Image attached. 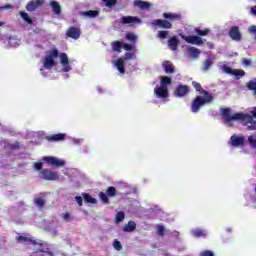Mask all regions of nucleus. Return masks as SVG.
Here are the masks:
<instances>
[{
  "label": "nucleus",
  "instance_id": "26",
  "mask_svg": "<svg viewBox=\"0 0 256 256\" xmlns=\"http://www.w3.org/2000/svg\"><path fill=\"white\" fill-rule=\"evenodd\" d=\"M162 69L167 75L175 73V65H173L171 61L168 60L162 62Z\"/></svg>",
  "mask_w": 256,
  "mask_h": 256
},
{
  "label": "nucleus",
  "instance_id": "17",
  "mask_svg": "<svg viewBox=\"0 0 256 256\" xmlns=\"http://www.w3.org/2000/svg\"><path fill=\"white\" fill-rule=\"evenodd\" d=\"M152 27H159L160 29H172L173 24H171L167 19H154L151 22Z\"/></svg>",
  "mask_w": 256,
  "mask_h": 256
},
{
  "label": "nucleus",
  "instance_id": "30",
  "mask_svg": "<svg viewBox=\"0 0 256 256\" xmlns=\"http://www.w3.org/2000/svg\"><path fill=\"white\" fill-rule=\"evenodd\" d=\"M246 145L256 151V134L246 136Z\"/></svg>",
  "mask_w": 256,
  "mask_h": 256
},
{
  "label": "nucleus",
  "instance_id": "41",
  "mask_svg": "<svg viewBox=\"0 0 256 256\" xmlns=\"http://www.w3.org/2000/svg\"><path fill=\"white\" fill-rule=\"evenodd\" d=\"M4 195H6V197H13V195H17V190H15V188L5 186L4 187Z\"/></svg>",
  "mask_w": 256,
  "mask_h": 256
},
{
  "label": "nucleus",
  "instance_id": "55",
  "mask_svg": "<svg viewBox=\"0 0 256 256\" xmlns=\"http://www.w3.org/2000/svg\"><path fill=\"white\" fill-rule=\"evenodd\" d=\"M241 63L243 65V67H251V64L253 62L249 58H242V62Z\"/></svg>",
  "mask_w": 256,
  "mask_h": 256
},
{
  "label": "nucleus",
  "instance_id": "47",
  "mask_svg": "<svg viewBox=\"0 0 256 256\" xmlns=\"http://www.w3.org/2000/svg\"><path fill=\"white\" fill-rule=\"evenodd\" d=\"M34 205H36V207H38L39 209H43V207H45V199H43L42 197L35 198Z\"/></svg>",
  "mask_w": 256,
  "mask_h": 256
},
{
  "label": "nucleus",
  "instance_id": "63",
  "mask_svg": "<svg viewBox=\"0 0 256 256\" xmlns=\"http://www.w3.org/2000/svg\"><path fill=\"white\" fill-rule=\"evenodd\" d=\"M16 207L18 208L19 211H23L25 209V203L23 202H18L16 204Z\"/></svg>",
  "mask_w": 256,
  "mask_h": 256
},
{
  "label": "nucleus",
  "instance_id": "53",
  "mask_svg": "<svg viewBox=\"0 0 256 256\" xmlns=\"http://www.w3.org/2000/svg\"><path fill=\"white\" fill-rule=\"evenodd\" d=\"M33 168L35 169V171H43V162L42 161L35 162L33 164Z\"/></svg>",
  "mask_w": 256,
  "mask_h": 256
},
{
  "label": "nucleus",
  "instance_id": "57",
  "mask_svg": "<svg viewBox=\"0 0 256 256\" xmlns=\"http://www.w3.org/2000/svg\"><path fill=\"white\" fill-rule=\"evenodd\" d=\"M74 200L76 201L79 207H83V201H84L83 196H75Z\"/></svg>",
  "mask_w": 256,
  "mask_h": 256
},
{
  "label": "nucleus",
  "instance_id": "54",
  "mask_svg": "<svg viewBox=\"0 0 256 256\" xmlns=\"http://www.w3.org/2000/svg\"><path fill=\"white\" fill-rule=\"evenodd\" d=\"M19 15L21 17V19H23V21H29V19L31 18V16H29V13L25 12V11H20Z\"/></svg>",
  "mask_w": 256,
  "mask_h": 256
},
{
  "label": "nucleus",
  "instance_id": "34",
  "mask_svg": "<svg viewBox=\"0 0 256 256\" xmlns=\"http://www.w3.org/2000/svg\"><path fill=\"white\" fill-rule=\"evenodd\" d=\"M122 49H124V51L127 52H137V44L134 43H126L125 41H123V46Z\"/></svg>",
  "mask_w": 256,
  "mask_h": 256
},
{
  "label": "nucleus",
  "instance_id": "39",
  "mask_svg": "<svg viewBox=\"0 0 256 256\" xmlns=\"http://www.w3.org/2000/svg\"><path fill=\"white\" fill-rule=\"evenodd\" d=\"M69 179H83V174H81V172H79V170L75 169V168H71L70 169V174H69Z\"/></svg>",
  "mask_w": 256,
  "mask_h": 256
},
{
  "label": "nucleus",
  "instance_id": "12",
  "mask_svg": "<svg viewBox=\"0 0 256 256\" xmlns=\"http://www.w3.org/2000/svg\"><path fill=\"white\" fill-rule=\"evenodd\" d=\"M191 89L189 87V85H185L183 83H179L174 91H173V95L174 97H176L177 99H183V97H187L190 93Z\"/></svg>",
  "mask_w": 256,
  "mask_h": 256
},
{
  "label": "nucleus",
  "instance_id": "13",
  "mask_svg": "<svg viewBox=\"0 0 256 256\" xmlns=\"http://www.w3.org/2000/svg\"><path fill=\"white\" fill-rule=\"evenodd\" d=\"M39 178L44 179V181H57L59 172L45 168L39 172Z\"/></svg>",
  "mask_w": 256,
  "mask_h": 256
},
{
  "label": "nucleus",
  "instance_id": "9",
  "mask_svg": "<svg viewBox=\"0 0 256 256\" xmlns=\"http://www.w3.org/2000/svg\"><path fill=\"white\" fill-rule=\"evenodd\" d=\"M220 69H222L223 73L226 75H232V77H235L236 81H239V79H243V77H245V70L234 69L227 64L221 65Z\"/></svg>",
  "mask_w": 256,
  "mask_h": 256
},
{
  "label": "nucleus",
  "instance_id": "23",
  "mask_svg": "<svg viewBox=\"0 0 256 256\" xmlns=\"http://www.w3.org/2000/svg\"><path fill=\"white\" fill-rule=\"evenodd\" d=\"M180 43L181 40H179V36L177 35L171 36L168 39V47L171 49V51H177V49H179Z\"/></svg>",
  "mask_w": 256,
  "mask_h": 256
},
{
  "label": "nucleus",
  "instance_id": "32",
  "mask_svg": "<svg viewBox=\"0 0 256 256\" xmlns=\"http://www.w3.org/2000/svg\"><path fill=\"white\" fill-rule=\"evenodd\" d=\"M148 213H154L156 217H163V215H165V212H163L159 205H154L153 207L149 208Z\"/></svg>",
  "mask_w": 256,
  "mask_h": 256
},
{
  "label": "nucleus",
  "instance_id": "48",
  "mask_svg": "<svg viewBox=\"0 0 256 256\" xmlns=\"http://www.w3.org/2000/svg\"><path fill=\"white\" fill-rule=\"evenodd\" d=\"M192 86L194 87V89H196V91L200 94L203 95V91H207L205 89H203V87L201 86V84L197 81H193L192 82Z\"/></svg>",
  "mask_w": 256,
  "mask_h": 256
},
{
  "label": "nucleus",
  "instance_id": "19",
  "mask_svg": "<svg viewBox=\"0 0 256 256\" xmlns=\"http://www.w3.org/2000/svg\"><path fill=\"white\" fill-rule=\"evenodd\" d=\"M66 37L74 40L79 39V37H81V28H78L76 26L69 27L66 31Z\"/></svg>",
  "mask_w": 256,
  "mask_h": 256
},
{
  "label": "nucleus",
  "instance_id": "52",
  "mask_svg": "<svg viewBox=\"0 0 256 256\" xmlns=\"http://www.w3.org/2000/svg\"><path fill=\"white\" fill-rule=\"evenodd\" d=\"M9 149H11V151H18V149H21V144L19 141H16L13 144H9Z\"/></svg>",
  "mask_w": 256,
  "mask_h": 256
},
{
  "label": "nucleus",
  "instance_id": "36",
  "mask_svg": "<svg viewBox=\"0 0 256 256\" xmlns=\"http://www.w3.org/2000/svg\"><path fill=\"white\" fill-rule=\"evenodd\" d=\"M191 235H193L196 239H200V237H203L205 239V237H207V233L199 228L191 230Z\"/></svg>",
  "mask_w": 256,
  "mask_h": 256
},
{
  "label": "nucleus",
  "instance_id": "35",
  "mask_svg": "<svg viewBox=\"0 0 256 256\" xmlns=\"http://www.w3.org/2000/svg\"><path fill=\"white\" fill-rule=\"evenodd\" d=\"M123 49V40H116L112 42V51L115 53H121V50Z\"/></svg>",
  "mask_w": 256,
  "mask_h": 256
},
{
  "label": "nucleus",
  "instance_id": "38",
  "mask_svg": "<svg viewBox=\"0 0 256 256\" xmlns=\"http://www.w3.org/2000/svg\"><path fill=\"white\" fill-rule=\"evenodd\" d=\"M137 35L133 32H127L125 34V40L129 41L130 43H133L134 45H137Z\"/></svg>",
  "mask_w": 256,
  "mask_h": 256
},
{
  "label": "nucleus",
  "instance_id": "15",
  "mask_svg": "<svg viewBox=\"0 0 256 256\" xmlns=\"http://www.w3.org/2000/svg\"><path fill=\"white\" fill-rule=\"evenodd\" d=\"M42 161L44 163H47V165H50L51 167H65L66 163L65 160L57 158L55 156H44L42 158Z\"/></svg>",
  "mask_w": 256,
  "mask_h": 256
},
{
  "label": "nucleus",
  "instance_id": "25",
  "mask_svg": "<svg viewBox=\"0 0 256 256\" xmlns=\"http://www.w3.org/2000/svg\"><path fill=\"white\" fill-rule=\"evenodd\" d=\"M49 7L52 9V13L59 17L62 13L61 4L57 0H51L49 3Z\"/></svg>",
  "mask_w": 256,
  "mask_h": 256
},
{
  "label": "nucleus",
  "instance_id": "62",
  "mask_svg": "<svg viewBox=\"0 0 256 256\" xmlns=\"http://www.w3.org/2000/svg\"><path fill=\"white\" fill-rule=\"evenodd\" d=\"M9 9H13V5L5 4V5L0 6V11H5V10H9Z\"/></svg>",
  "mask_w": 256,
  "mask_h": 256
},
{
  "label": "nucleus",
  "instance_id": "51",
  "mask_svg": "<svg viewBox=\"0 0 256 256\" xmlns=\"http://www.w3.org/2000/svg\"><path fill=\"white\" fill-rule=\"evenodd\" d=\"M159 39H168L169 38V31L167 30H160L158 31Z\"/></svg>",
  "mask_w": 256,
  "mask_h": 256
},
{
  "label": "nucleus",
  "instance_id": "40",
  "mask_svg": "<svg viewBox=\"0 0 256 256\" xmlns=\"http://www.w3.org/2000/svg\"><path fill=\"white\" fill-rule=\"evenodd\" d=\"M194 31L198 37H207V35L211 33V30L209 28H205L204 30L200 28H195Z\"/></svg>",
  "mask_w": 256,
  "mask_h": 256
},
{
  "label": "nucleus",
  "instance_id": "22",
  "mask_svg": "<svg viewBox=\"0 0 256 256\" xmlns=\"http://www.w3.org/2000/svg\"><path fill=\"white\" fill-rule=\"evenodd\" d=\"M133 5L134 7H138L140 11H149V9L153 7V4H151V2L143 0H134Z\"/></svg>",
  "mask_w": 256,
  "mask_h": 256
},
{
  "label": "nucleus",
  "instance_id": "8",
  "mask_svg": "<svg viewBox=\"0 0 256 256\" xmlns=\"http://www.w3.org/2000/svg\"><path fill=\"white\" fill-rule=\"evenodd\" d=\"M135 53H137V52H125L124 56L119 57L118 59L113 61L114 67L117 69V71L121 75H125V71H126V69H125L126 62L125 61L135 59V57H137L135 55Z\"/></svg>",
  "mask_w": 256,
  "mask_h": 256
},
{
  "label": "nucleus",
  "instance_id": "29",
  "mask_svg": "<svg viewBox=\"0 0 256 256\" xmlns=\"http://www.w3.org/2000/svg\"><path fill=\"white\" fill-rule=\"evenodd\" d=\"M81 17H88V19H95L99 17V11L97 10H87L80 12Z\"/></svg>",
  "mask_w": 256,
  "mask_h": 256
},
{
  "label": "nucleus",
  "instance_id": "4",
  "mask_svg": "<svg viewBox=\"0 0 256 256\" xmlns=\"http://www.w3.org/2000/svg\"><path fill=\"white\" fill-rule=\"evenodd\" d=\"M58 58L61 59V52H59L57 48H52L45 52V56L43 58V68H40L42 77H47V73H45L44 69L51 71L53 67H57L59 64L57 61Z\"/></svg>",
  "mask_w": 256,
  "mask_h": 256
},
{
  "label": "nucleus",
  "instance_id": "43",
  "mask_svg": "<svg viewBox=\"0 0 256 256\" xmlns=\"http://www.w3.org/2000/svg\"><path fill=\"white\" fill-rule=\"evenodd\" d=\"M102 3H104L105 7L108 9H115L118 0H102Z\"/></svg>",
  "mask_w": 256,
  "mask_h": 256
},
{
  "label": "nucleus",
  "instance_id": "28",
  "mask_svg": "<svg viewBox=\"0 0 256 256\" xmlns=\"http://www.w3.org/2000/svg\"><path fill=\"white\" fill-rule=\"evenodd\" d=\"M137 229V223L130 220L126 225L122 227L123 233H133Z\"/></svg>",
  "mask_w": 256,
  "mask_h": 256
},
{
  "label": "nucleus",
  "instance_id": "24",
  "mask_svg": "<svg viewBox=\"0 0 256 256\" xmlns=\"http://www.w3.org/2000/svg\"><path fill=\"white\" fill-rule=\"evenodd\" d=\"M186 53L190 59H199L201 50L193 46H186Z\"/></svg>",
  "mask_w": 256,
  "mask_h": 256
},
{
  "label": "nucleus",
  "instance_id": "33",
  "mask_svg": "<svg viewBox=\"0 0 256 256\" xmlns=\"http://www.w3.org/2000/svg\"><path fill=\"white\" fill-rule=\"evenodd\" d=\"M125 221V211L121 210L118 211L114 218L115 225H119L120 223H123Z\"/></svg>",
  "mask_w": 256,
  "mask_h": 256
},
{
  "label": "nucleus",
  "instance_id": "11",
  "mask_svg": "<svg viewBox=\"0 0 256 256\" xmlns=\"http://www.w3.org/2000/svg\"><path fill=\"white\" fill-rule=\"evenodd\" d=\"M179 37H181V39H183V41L186 43H189L190 45H198V47L203 45V43L206 41L205 39L203 40L201 36L197 35H185L183 33H179Z\"/></svg>",
  "mask_w": 256,
  "mask_h": 256
},
{
  "label": "nucleus",
  "instance_id": "21",
  "mask_svg": "<svg viewBox=\"0 0 256 256\" xmlns=\"http://www.w3.org/2000/svg\"><path fill=\"white\" fill-rule=\"evenodd\" d=\"M214 61H215V55L213 54L208 55L205 61L203 62L201 71H203V73H207V71H209V69L213 67V64L215 63Z\"/></svg>",
  "mask_w": 256,
  "mask_h": 256
},
{
  "label": "nucleus",
  "instance_id": "50",
  "mask_svg": "<svg viewBox=\"0 0 256 256\" xmlns=\"http://www.w3.org/2000/svg\"><path fill=\"white\" fill-rule=\"evenodd\" d=\"M112 245L116 251L123 250V245L121 244V241H119L118 239H115Z\"/></svg>",
  "mask_w": 256,
  "mask_h": 256
},
{
  "label": "nucleus",
  "instance_id": "61",
  "mask_svg": "<svg viewBox=\"0 0 256 256\" xmlns=\"http://www.w3.org/2000/svg\"><path fill=\"white\" fill-rule=\"evenodd\" d=\"M200 256H215V253L211 250H205L200 253Z\"/></svg>",
  "mask_w": 256,
  "mask_h": 256
},
{
  "label": "nucleus",
  "instance_id": "20",
  "mask_svg": "<svg viewBox=\"0 0 256 256\" xmlns=\"http://www.w3.org/2000/svg\"><path fill=\"white\" fill-rule=\"evenodd\" d=\"M45 139H47L49 143H59L67 139V134L65 133L52 134V135L46 136Z\"/></svg>",
  "mask_w": 256,
  "mask_h": 256
},
{
  "label": "nucleus",
  "instance_id": "45",
  "mask_svg": "<svg viewBox=\"0 0 256 256\" xmlns=\"http://www.w3.org/2000/svg\"><path fill=\"white\" fill-rule=\"evenodd\" d=\"M37 9H39V6L36 5L35 1H30L28 2V4L26 5V10L33 13V11H37Z\"/></svg>",
  "mask_w": 256,
  "mask_h": 256
},
{
  "label": "nucleus",
  "instance_id": "2",
  "mask_svg": "<svg viewBox=\"0 0 256 256\" xmlns=\"http://www.w3.org/2000/svg\"><path fill=\"white\" fill-rule=\"evenodd\" d=\"M18 243H25L26 245H38L36 251L32 253V256H55V254L49 249V244L41 239H33L27 236L19 235L16 237Z\"/></svg>",
  "mask_w": 256,
  "mask_h": 256
},
{
  "label": "nucleus",
  "instance_id": "59",
  "mask_svg": "<svg viewBox=\"0 0 256 256\" xmlns=\"http://www.w3.org/2000/svg\"><path fill=\"white\" fill-rule=\"evenodd\" d=\"M249 33H251L252 35H254V41H256V26L252 25L248 28Z\"/></svg>",
  "mask_w": 256,
  "mask_h": 256
},
{
  "label": "nucleus",
  "instance_id": "46",
  "mask_svg": "<svg viewBox=\"0 0 256 256\" xmlns=\"http://www.w3.org/2000/svg\"><path fill=\"white\" fill-rule=\"evenodd\" d=\"M100 201L104 204V205H109V196L106 194V192H99L98 194Z\"/></svg>",
  "mask_w": 256,
  "mask_h": 256
},
{
  "label": "nucleus",
  "instance_id": "60",
  "mask_svg": "<svg viewBox=\"0 0 256 256\" xmlns=\"http://www.w3.org/2000/svg\"><path fill=\"white\" fill-rule=\"evenodd\" d=\"M62 217H63L64 221H66L67 223H70V221H71V213L65 212L64 214H62Z\"/></svg>",
  "mask_w": 256,
  "mask_h": 256
},
{
  "label": "nucleus",
  "instance_id": "58",
  "mask_svg": "<svg viewBox=\"0 0 256 256\" xmlns=\"http://www.w3.org/2000/svg\"><path fill=\"white\" fill-rule=\"evenodd\" d=\"M246 201H252V203H256V196L251 194L244 195Z\"/></svg>",
  "mask_w": 256,
  "mask_h": 256
},
{
  "label": "nucleus",
  "instance_id": "49",
  "mask_svg": "<svg viewBox=\"0 0 256 256\" xmlns=\"http://www.w3.org/2000/svg\"><path fill=\"white\" fill-rule=\"evenodd\" d=\"M156 233L158 237H165V226L164 225H158Z\"/></svg>",
  "mask_w": 256,
  "mask_h": 256
},
{
  "label": "nucleus",
  "instance_id": "5",
  "mask_svg": "<svg viewBox=\"0 0 256 256\" xmlns=\"http://www.w3.org/2000/svg\"><path fill=\"white\" fill-rule=\"evenodd\" d=\"M213 94L209 91H203V96L197 95L191 103V112L192 113H199L201 107H205V105H211L214 101Z\"/></svg>",
  "mask_w": 256,
  "mask_h": 256
},
{
  "label": "nucleus",
  "instance_id": "1",
  "mask_svg": "<svg viewBox=\"0 0 256 256\" xmlns=\"http://www.w3.org/2000/svg\"><path fill=\"white\" fill-rule=\"evenodd\" d=\"M220 115L225 125L233 127V121H240L246 131H256V120L251 114L245 112H236L233 114V109L229 107H221Z\"/></svg>",
  "mask_w": 256,
  "mask_h": 256
},
{
  "label": "nucleus",
  "instance_id": "27",
  "mask_svg": "<svg viewBox=\"0 0 256 256\" xmlns=\"http://www.w3.org/2000/svg\"><path fill=\"white\" fill-rule=\"evenodd\" d=\"M162 17L164 19H167L169 22L170 21H181V19L183 18L181 16V14H179V13L177 14V13H173V12H164L162 14Z\"/></svg>",
  "mask_w": 256,
  "mask_h": 256
},
{
  "label": "nucleus",
  "instance_id": "56",
  "mask_svg": "<svg viewBox=\"0 0 256 256\" xmlns=\"http://www.w3.org/2000/svg\"><path fill=\"white\" fill-rule=\"evenodd\" d=\"M73 145H81V143H83V141H85L83 138H73L70 137Z\"/></svg>",
  "mask_w": 256,
  "mask_h": 256
},
{
  "label": "nucleus",
  "instance_id": "7",
  "mask_svg": "<svg viewBox=\"0 0 256 256\" xmlns=\"http://www.w3.org/2000/svg\"><path fill=\"white\" fill-rule=\"evenodd\" d=\"M143 20L138 16H122L113 23L114 29H121V25H127V27H135V25H141Z\"/></svg>",
  "mask_w": 256,
  "mask_h": 256
},
{
  "label": "nucleus",
  "instance_id": "42",
  "mask_svg": "<svg viewBox=\"0 0 256 256\" xmlns=\"http://www.w3.org/2000/svg\"><path fill=\"white\" fill-rule=\"evenodd\" d=\"M246 87L249 91H253V94L256 95V78L247 82Z\"/></svg>",
  "mask_w": 256,
  "mask_h": 256
},
{
  "label": "nucleus",
  "instance_id": "64",
  "mask_svg": "<svg viewBox=\"0 0 256 256\" xmlns=\"http://www.w3.org/2000/svg\"><path fill=\"white\" fill-rule=\"evenodd\" d=\"M82 153H84L85 155H88V153H90L89 151V145H84L82 147Z\"/></svg>",
  "mask_w": 256,
  "mask_h": 256
},
{
  "label": "nucleus",
  "instance_id": "10",
  "mask_svg": "<svg viewBox=\"0 0 256 256\" xmlns=\"http://www.w3.org/2000/svg\"><path fill=\"white\" fill-rule=\"evenodd\" d=\"M228 144H230L234 149L245 147L246 145V136L243 134H233L230 137V140L228 141Z\"/></svg>",
  "mask_w": 256,
  "mask_h": 256
},
{
  "label": "nucleus",
  "instance_id": "37",
  "mask_svg": "<svg viewBox=\"0 0 256 256\" xmlns=\"http://www.w3.org/2000/svg\"><path fill=\"white\" fill-rule=\"evenodd\" d=\"M81 181L83 178H69V183L74 189H81Z\"/></svg>",
  "mask_w": 256,
  "mask_h": 256
},
{
  "label": "nucleus",
  "instance_id": "44",
  "mask_svg": "<svg viewBox=\"0 0 256 256\" xmlns=\"http://www.w3.org/2000/svg\"><path fill=\"white\" fill-rule=\"evenodd\" d=\"M8 45L9 47H13V48L19 47V39H17V37L10 36L8 38Z\"/></svg>",
  "mask_w": 256,
  "mask_h": 256
},
{
  "label": "nucleus",
  "instance_id": "6",
  "mask_svg": "<svg viewBox=\"0 0 256 256\" xmlns=\"http://www.w3.org/2000/svg\"><path fill=\"white\" fill-rule=\"evenodd\" d=\"M213 94L209 91H203V96L197 95L191 103V112L192 113H199L201 107H205V105H211L214 101Z\"/></svg>",
  "mask_w": 256,
  "mask_h": 256
},
{
  "label": "nucleus",
  "instance_id": "14",
  "mask_svg": "<svg viewBox=\"0 0 256 256\" xmlns=\"http://www.w3.org/2000/svg\"><path fill=\"white\" fill-rule=\"evenodd\" d=\"M131 193H137V188H133L129 192H117V188H115L114 186H109L106 189V194L110 198H113L116 195H120L122 199H125V197H127V195H131Z\"/></svg>",
  "mask_w": 256,
  "mask_h": 256
},
{
  "label": "nucleus",
  "instance_id": "31",
  "mask_svg": "<svg viewBox=\"0 0 256 256\" xmlns=\"http://www.w3.org/2000/svg\"><path fill=\"white\" fill-rule=\"evenodd\" d=\"M82 197L84 199V203L89 205H97V200L95 199V197L91 196V194L83 192Z\"/></svg>",
  "mask_w": 256,
  "mask_h": 256
},
{
  "label": "nucleus",
  "instance_id": "16",
  "mask_svg": "<svg viewBox=\"0 0 256 256\" xmlns=\"http://www.w3.org/2000/svg\"><path fill=\"white\" fill-rule=\"evenodd\" d=\"M60 65L62 67L60 73H69V71H72L73 69V67H71V62L69 61V56H67V53L65 52H61Z\"/></svg>",
  "mask_w": 256,
  "mask_h": 256
},
{
  "label": "nucleus",
  "instance_id": "3",
  "mask_svg": "<svg viewBox=\"0 0 256 256\" xmlns=\"http://www.w3.org/2000/svg\"><path fill=\"white\" fill-rule=\"evenodd\" d=\"M160 84H157L154 88V97L160 99V101H167L169 99V87L173 85V78L171 76H160Z\"/></svg>",
  "mask_w": 256,
  "mask_h": 256
},
{
  "label": "nucleus",
  "instance_id": "18",
  "mask_svg": "<svg viewBox=\"0 0 256 256\" xmlns=\"http://www.w3.org/2000/svg\"><path fill=\"white\" fill-rule=\"evenodd\" d=\"M228 35L232 41H241V39H243V34H241L239 26L237 25L230 27Z\"/></svg>",
  "mask_w": 256,
  "mask_h": 256
}]
</instances>
